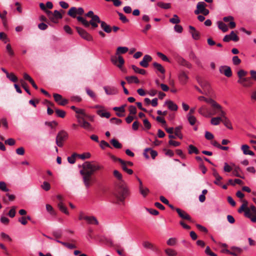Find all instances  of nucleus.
<instances>
[{"label": "nucleus", "instance_id": "nucleus-1", "mask_svg": "<svg viewBox=\"0 0 256 256\" xmlns=\"http://www.w3.org/2000/svg\"><path fill=\"white\" fill-rule=\"evenodd\" d=\"M80 174L82 176V180L85 187L88 188L92 182V174L97 170L103 168V166L94 162H86L82 166Z\"/></svg>", "mask_w": 256, "mask_h": 256}, {"label": "nucleus", "instance_id": "nucleus-2", "mask_svg": "<svg viewBox=\"0 0 256 256\" xmlns=\"http://www.w3.org/2000/svg\"><path fill=\"white\" fill-rule=\"evenodd\" d=\"M113 195L116 199V203L124 204L125 199L130 195L129 188L126 182L116 184Z\"/></svg>", "mask_w": 256, "mask_h": 256}, {"label": "nucleus", "instance_id": "nucleus-3", "mask_svg": "<svg viewBox=\"0 0 256 256\" xmlns=\"http://www.w3.org/2000/svg\"><path fill=\"white\" fill-rule=\"evenodd\" d=\"M242 204L238 210L239 213L244 212V215L246 218H250L252 222H256V207L254 204H251L248 207V202L246 200H242Z\"/></svg>", "mask_w": 256, "mask_h": 256}, {"label": "nucleus", "instance_id": "nucleus-4", "mask_svg": "<svg viewBox=\"0 0 256 256\" xmlns=\"http://www.w3.org/2000/svg\"><path fill=\"white\" fill-rule=\"evenodd\" d=\"M209 104L211 106L209 113L210 117L216 114L219 116H224V115H226V112L222 110V106L214 100H210Z\"/></svg>", "mask_w": 256, "mask_h": 256}, {"label": "nucleus", "instance_id": "nucleus-5", "mask_svg": "<svg viewBox=\"0 0 256 256\" xmlns=\"http://www.w3.org/2000/svg\"><path fill=\"white\" fill-rule=\"evenodd\" d=\"M77 20L80 22L86 28H89L91 25V29L94 30L98 26V24H100L101 20L99 16H95L93 20H91L90 22L87 21L84 18L80 16H78Z\"/></svg>", "mask_w": 256, "mask_h": 256}, {"label": "nucleus", "instance_id": "nucleus-6", "mask_svg": "<svg viewBox=\"0 0 256 256\" xmlns=\"http://www.w3.org/2000/svg\"><path fill=\"white\" fill-rule=\"evenodd\" d=\"M197 81L202 89V94L210 96L212 94V89L210 84L208 81L200 78H198Z\"/></svg>", "mask_w": 256, "mask_h": 256}, {"label": "nucleus", "instance_id": "nucleus-7", "mask_svg": "<svg viewBox=\"0 0 256 256\" xmlns=\"http://www.w3.org/2000/svg\"><path fill=\"white\" fill-rule=\"evenodd\" d=\"M110 60L114 64L118 66L122 72H126V70L122 66L124 64V60L122 56H111Z\"/></svg>", "mask_w": 256, "mask_h": 256}, {"label": "nucleus", "instance_id": "nucleus-8", "mask_svg": "<svg viewBox=\"0 0 256 256\" xmlns=\"http://www.w3.org/2000/svg\"><path fill=\"white\" fill-rule=\"evenodd\" d=\"M68 138V133L64 130H60L56 136V145L61 148L63 146L64 142Z\"/></svg>", "mask_w": 256, "mask_h": 256}, {"label": "nucleus", "instance_id": "nucleus-9", "mask_svg": "<svg viewBox=\"0 0 256 256\" xmlns=\"http://www.w3.org/2000/svg\"><path fill=\"white\" fill-rule=\"evenodd\" d=\"M84 10L82 8H76V7H72L68 11V14L73 18H76V14L82 16L84 14Z\"/></svg>", "mask_w": 256, "mask_h": 256}, {"label": "nucleus", "instance_id": "nucleus-10", "mask_svg": "<svg viewBox=\"0 0 256 256\" xmlns=\"http://www.w3.org/2000/svg\"><path fill=\"white\" fill-rule=\"evenodd\" d=\"M76 31L79 35L82 38L88 41H91L92 40V36L84 29L78 26H76Z\"/></svg>", "mask_w": 256, "mask_h": 256}, {"label": "nucleus", "instance_id": "nucleus-11", "mask_svg": "<svg viewBox=\"0 0 256 256\" xmlns=\"http://www.w3.org/2000/svg\"><path fill=\"white\" fill-rule=\"evenodd\" d=\"M78 122L80 124V126L84 128L90 130L92 131L94 130V128L88 122H86L84 118L83 117H78Z\"/></svg>", "mask_w": 256, "mask_h": 256}, {"label": "nucleus", "instance_id": "nucleus-12", "mask_svg": "<svg viewBox=\"0 0 256 256\" xmlns=\"http://www.w3.org/2000/svg\"><path fill=\"white\" fill-rule=\"evenodd\" d=\"M53 96L54 100L58 104L64 106L68 104V100L66 98H64L62 95L58 94H54Z\"/></svg>", "mask_w": 256, "mask_h": 256}, {"label": "nucleus", "instance_id": "nucleus-13", "mask_svg": "<svg viewBox=\"0 0 256 256\" xmlns=\"http://www.w3.org/2000/svg\"><path fill=\"white\" fill-rule=\"evenodd\" d=\"M176 211L177 212L179 216L182 219L184 220H186L190 222H192L191 216L185 211L180 208H176Z\"/></svg>", "mask_w": 256, "mask_h": 256}, {"label": "nucleus", "instance_id": "nucleus-14", "mask_svg": "<svg viewBox=\"0 0 256 256\" xmlns=\"http://www.w3.org/2000/svg\"><path fill=\"white\" fill-rule=\"evenodd\" d=\"M142 246L144 248L150 249L158 253L160 252V250L158 246L148 241L144 242L142 243Z\"/></svg>", "mask_w": 256, "mask_h": 256}, {"label": "nucleus", "instance_id": "nucleus-15", "mask_svg": "<svg viewBox=\"0 0 256 256\" xmlns=\"http://www.w3.org/2000/svg\"><path fill=\"white\" fill-rule=\"evenodd\" d=\"M231 40L234 42H238L239 40L238 36L236 34L234 31H232L230 34L225 36L223 38V40L224 42H228Z\"/></svg>", "mask_w": 256, "mask_h": 256}, {"label": "nucleus", "instance_id": "nucleus-16", "mask_svg": "<svg viewBox=\"0 0 256 256\" xmlns=\"http://www.w3.org/2000/svg\"><path fill=\"white\" fill-rule=\"evenodd\" d=\"M219 70L221 74H224L228 78L232 76V72L230 66H221Z\"/></svg>", "mask_w": 256, "mask_h": 256}, {"label": "nucleus", "instance_id": "nucleus-17", "mask_svg": "<svg viewBox=\"0 0 256 256\" xmlns=\"http://www.w3.org/2000/svg\"><path fill=\"white\" fill-rule=\"evenodd\" d=\"M206 6L207 5L204 2H198L196 5V9L194 12V14H202Z\"/></svg>", "mask_w": 256, "mask_h": 256}, {"label": "nucleus", "instance_id": "nucleus-18", "mask_svg": "<svg viewBox=\"0 0 256 256\" xmlns=\"http://www.w3.org/2000/svg\"><path fill=\"white\" fill-rule=\"evenodd\" d=\"M176 60L179 64L186 66L188 68H192L191 64H190L182 56H178L176 58Z\"/></svg>", "mask_w": 256, "mask_h": 256}, {"label": "nucleus", "instance_id": "nucleus-19", "mask_svg": "<svg viewBox=\"0 0 256 256\" xmlns=\"http://www.w3.org/2000/svg\"><path fill=\"white\" fill-rule=\"evenodd\" d=\"M148 152H150L152 159H154L155 158L158 156V152L156 151L152 150L150 148H146L144 150V156L146 158H149V156L148 154Z\"/></svg>", "mask_w": 256, "mask_h": 256}, {"label": "nucleus", "instance_id": "nucleus-20", "mask_svg": "<svg viewBox=\"0 0 256 256\" xmlns=\"http://www.w3.org/2000/svg\"><path fill=\"white\" fill-rule=\"evenodd\" d=\"M152 60V58L150 55H145L142 60L140 62V64L144 67V68H147L148 66V62H150Z\"/></svg>", "mask_w": 256, "mask_h": 256}, {"label": "nucleus", "instance_id": "nucleus-21", "mask_svg": "<svg viewBox=\"0 0 256 256\" xmlns=\"http://www.w3.org/2000/svg\"><path fill=\"white\" fill-rule=\"evenodd\" d=\"M52 19H51V22L54 23H58V20L62 18V15L60 12L55 10H54L52 14Z\"/></svg>", "mask_w": 256, "mask_h": 256}, {"label": "nucleus", "instance_id": "nucleus-22", "mask_svg": "<svg viewBox=\"0 0 256 256\" xmlns=\"http://www.w3.org/2000/svg\"><path fill=\"white\" fill-rule=\"evenodd\" d=\"M84 219L86 220L88 224L95 225L98 224V220L94 216H85L84 217Z\"/></svg>", "mask_w": 256, "mask_h": 256}, {"label": "nucleus", "instance_id": "nucleus-23", "mask_svg": "<svg viewBox=\"0 0 256 256\" xmlns=\"http://www.w3.org/2000/svg\"><path fill=\"white\" fill-rule=\"evenodd\" d=\"M230 254L234 256H237L242 252V250L237 246H233L230 248Z\"/></svg>", "mask_w": 256, "mask_h": 256}, {"label": "nucleus", "instance_id": "nucleus-24", "mask_svg": "<svg viewBox=\"0 0 256 256\" xmlns=\"http://www.w3.org/2000/svg\"><path fill=\"white\" fill-rule=\"evenodd\" d=\"M189 28L192 38L195 40H198L200 38V32L192 26H189Z\"/></svg>", "mask_w": 256, "mask_h": 256}, {"label": "nucleus", "instance_id": "nucleus-25", "mask_svg": "<svg viewBox=\"0 0 256 256\" xmlns=\"http://www.w3.org/2000/svg\"><path fill=\"white\" fill-rule=\"evenodd\" d=\"M113 174L115 178L117 179V181L115 182L116 184H120L122 182H125L122 179V176L118 170H114L113 172Z\"/></svg>", "mask_w": 256, "mask_h": 256}, {"label": "nucleus", "instance_id": "nucleus-26", "mask_svg": "<svg viewBox=\"0 0 256 256\" xmlns=\"http://www.w3.org/2000/svg\"><path fill=\"white\" fill-rule=\"evenodd\" d=\"M104 89L106 94L113 95L118 93L117 90L114 87L106 86L104 88Z\"/></svg>", "mask_w": 256, "mask_h": 256}, {"label": "nucleus", "instance_id": "nucleus-27", "mask_svg": "<svg viewBox=\"0 0 256 256\" xmlns=\"http://www.w3.org/2000/svg\"><path fill=\"white\" fill-rule=\"evenodd\" d=\"M250 78H240L238 81V82L242 84L244 86L248 87L251 86V84L249 82Z\"/></svg>", "mask_w": 256, "mask_h": 256}, {"label": "nucleus", "instance_id": "nucleus-28", "mask_svg": "<svg viewBox=\"0 0 256 256\" xmlns=\"http://www.w3.org/2000/svg\"><path fill=\"white\" fill-rule=\"evenodd\" d=\"M165 104L168 106V108L170 110L176 111L178 110V106L172 100H166L165 102Z\"/></svg>", "mask_w": 256, "mask_h": 256}, {"label": "nucleus", "instance_id": "nucleus-29", "mask_svg": "<svg viewBox=\"0 0 256 256\" xmlns=\"http://www.w3.org/2000/svg\"><path fill=\"white\" fill-rule=\"evenodd\" d=\"M198 112L201 115L205 117L210 118V110H208L206 106H202L200 107L198 109Z\"/></svg>", "mask_w": 256, "mask_h": 256}, {"label": "nucleus", "instance_id": "nucleus-30", "mask_svg": "<svg viewBox=\"0 0 256 256\" xmlns=\"http://www.w3.org/2000/svg\"><path fill=\"white\" fill-rule=\"evenodd\" d=\"M178 78L182 84H186L188 79V75L184 71L180 72L179 74Z\"/></svg>", "mask_w": 256, "mask_h": 256}, {"label": "nucleus", "instance_id": "nucleus-31", "mask_svg": "<svg viewBox=\"0 0 256 256\" xmlns=\"http://www.w3.org/2000/svg\"><path fill=\"white\" fill-rule=\"evenodd\" d=\"M128 48L125 46H119L117 48L116 54L114 56H121L120 54H124L128 52Z\"/></svg>", "mask_w": 256, "mask_h": 256}, {"label": "nucleus", "instance_id": "nucleus-32", "mask_svg": "<svg viewBox=\"0 0 256 256\" xmlns=\"http://www.w3.org/2000/svg\"><path fill=\"white\" fill-rule=\"evenodd\" d=\"M249 146L247 144H244L242 146L241 148L243 152V153L245 155L254 156V153L252 150H249Z\"/></svg>", "mask_w": 256, "mask_h": 256}, {"label": "nucleus", "instance_id": "nucleus-33", "mask_svg": "<svg viewBox=\"0 0 256 256\" xmlns=\"http://www.w3.org/2000/svg\"><path fill=\"white\" fill-rule=\"evenodd\" d=\"M222 116V122L224 124L228 129L232 130L233 128L232 125V123L230 120L226 116V115H224Z\"/></svg>", "mask_w": 256, "mask_h": 256}, {"label": "nucleus", "instance_id": "nucleus-34", "mask_svg": "<svg viewBox=\"0 0 256 256\" xmlns=\"http://www.w3.org/2000/svg\"><path fill=\"white\" fill-rule=\"evenodd\" d=\"M100 27L106 33H110L112 32V28L110 26L104 21L101 20Z\"/></svg>", "mask_w": 256, "mask_h": 256}, {"label": "nucleus", "instance_id": "nucleus-35", "mask_svg": "<svg viewBox=\"0 0 256 256\" xmlns=\"http://www.w3.org/2000/svg\"><path fill=\"white\" fill-rule=\"evenodd\" d=\"M222 116H218L216 117L212 118L210 120V123L212 124L214 126H218V125L220 122H222Z\"/></svg>", "mask_w": 256, "mask_h": 256}, {"label": "nucleus", "instance_id": "nucleus-36", "mask_svg": "<svg viewBox=\"0 0 256 256\" xmlns=\"http://www.w3.org/2000/svg\"><path fill=\"white\" fill-rule=\"evenodd\" d=\"M125 78L128 84H132V82L138 84L140 82L139 80L136 76H127Z\"/></svg>", "mask_w": 256, "mask_h": 256}, {"label": "nucleus", "instance_id": "nucleus-37", "mask_svg": "<svg viewBox=\"0 0 256 256\" xmlns=\"http://www.w3.org/2000/svg\"><path fill=\"white\" fill-rule=\"evenodd\" d=\"M218 25L219 29L221 30L224 32H226L228 30V26L221 21L218 22Z\"/></svg>", "mask_w": 256, "mask_h": 256}, {"label": "nucleus", "instance_id": "nucleus-38", "mask_svg": "<svg viewBox=\"0 0 256 256\" xmlns=\"http://www.w3.org/2000/svg\"><path fill=\"white\" fill-rule=\"evenodd\" d=\"M153 66L154 68H156L158 71H159L162 74H164L165 70L160 64L155 62L153 63Z\"/></svg>", "mask_w": 256, "mask_h": 256}, {"label": "nucleus", "instance_id": "nucleus-39", "mask_svg": "<svg viewBox=\"0 0 256 256\" xmlns=\"http://www.w3.org/2000/svg\"><path fill=\"white\" fill-rule=\"evenodd\" d=\"M240 168L238 166H235L234 168L232 170V174L236 176L244 178V177L240 174Z\"/></svg>", "mask_w": 256, "mask_h": 256}, {"label": "nucleus", "instance_id": "nucleus-40", "mask_svg": "<svg viewBox=\"0 0 256 256\" xmlns=\"http://www.w3.org/2000/svg\"><path fill=\"white\" fill-rule=\"evenodd\" d=\"M131 67L134 72L136 73H138L142 75H144L146 74V71L134 65H132Z\"/></svg>", "mask_w": 256, "mask_h": 256}, {"label": "nucleus", "instance_id": "nucleus-41", "mask_svg": "<svg viewBox=\"0 0 256 256\" xmlns=\"http://www.w3.org/2000/svg\"><path fill=\"white\" fill-rule=\"evenodd\" d=\"M188 153L190 154H192V153H194L196 154H199V150H198L192 144H190L188 146Z\"/></svg>", "mask_w": 256, "mask_h": 256}, {"label": "nucleus", "instance_id": "nucleus-42", "mask_svg": "<svg viewBox=\"0 0 256 256\" xmlns=\"http://www.w3.org/2000/svg\"><path fill=\"white\" fill-rule=\"evenodd\" d=\"M58 207L60 211L64 212L66 214H68L69 213L67 210V208L64 206L62 202H58Z\"/></svg>", "mask_w": 256, "mask_h": 256}, {"label": "nucleus", "instance_id": "nucleus-43", "mask_svg": "<svg viewBox=\"0 0 256 256\" xmlns=\"http://www.w3.org/2000/svg\"><path fill=\"white\" fill-rule=\"evenodd\" d=\"M112 144L116 148H120L122 147V145L119 142L115 139L113 138L110 140Z\"/></svg>", "mask_w": 256, "mask_h": 256}, {"label": "nucleus", "instance_id": "nucleus-44", "mask_svg": "<svg viewBox=\"0 0 256 256\" xmlns=\"http://www.w3.org/2000/svg\"><path fill=\"white\" fill-rule=\"evenodd\" d=\"M179 17L176 14H174L173 18L170 19V22L173 24H177L180 22Z\"/></svg>", "mask_w": 256, "mask_h": 256}, {"label": "nucleus", "instance_id": "nucleus-45", "mask_svg": "<svg viewBox=\"0 0 256 256\" xmlns=\"http://www.w3.org/2000/svg\"><path fill=\"white\" fill-rule=\"evenodd\" d=\"M165 253L168 256H176L177 254L176 252L171 248H166L164 250Z\"/></svg>", "mask_w": 256, "mask_h": 256}, {"label": "nucleus", "instance_id": "nucleus-46", "mask_svg": "<svg viewBox=\"0 0 256 256\" xmlns=\"http://www.w3.org/2000/svg\"><path fill=\"white\" fill-rule=\"evenodd\" d=\"M78 157V154L74 153L71 156H69L68 158V161L69 163L71 164H74L76 162V158Z\"/></svg>", "mask_w": 256, "mask_h": 256}, {"label": "nucleus", "instance_id": "nucleus-47", "mask_svg": "<svg viewBox=\"0 0 256 256\" xmlns=\"http://www.w3.org/2000/svg\"><path fill=\"white\" fill-rule=\"evenodd\" d=\"M6 77L13 82H16L18 81V78L14 74V73L7 74Z\"/></svg>", "mask_w": 256, "mask_h": 256}, {"label": "nucleus", "instance_id": "nucleus-48", "mask_svg": "<svg viewBox=\"0 0 256 256\" xmlns=\"http://www.w3.org/2000/svg\"><path fill=\"white\" fill-rule=\"evenodd\" d=\"M157 5L164 9H168L170 8V4L169 3L166 4L162 2H158Z\"/></svg>", "mask_w": 256, "mask_h": 256}, {"label": "nucleus", "instance_id": "nucleus-49", "mask_svg": "<svg viewBox=\"0 0 256 256\" xmlns=\"http://www.w3.org/2000/svg\"><path fill=\"white\" fill-rule=\"evenodd\" d=\"M0 190L4 192L9 191V189L6 186V184L4 182H0Z\"/></svg>", "mask_w": 256, "mask_h": 256}, {"label": "nucleus", "instance_id": "nucleus-50", "mask_svg": "<svg viewBox=\"0 0 256 256\" xmlns=\"http://www.w3.org/2000/svg\"><path fill=\"white\" fill-rule=\"evenodd\" d=\"M90 154L89 152H86L82 154H78V157L83 160L89 158L90 157Z\"/></svg>", "mask_w": 256, "mask_h": 256}, {"label": "nucleus", "instance_id": "nucleus-51", "mask_svg": "<svg viewBox=\"0 0 256 256\" xmlns=\"http://www.w3.org/2000/svg\"><path fill=\"white\" fill-rule=\"evenodd\" d=\"M40 186H41L43 190H44L46 191H48L50 188V184L48 182H46V181H44L43 182L42 184Z\"/></svg>", "mask_w": 256, "mask_h": 256}, {"label": "nucleus", "instance_id": "nucleus-52", "mask_svg": "<svg viewBox=\"0 0 256 256\" xmlns=\"http://www.w3.org/2000/svg\"><path fill=\"white\" fill-rule=\"evenodd\" d=\"M55 112L58 116L64 118L66 116V112L62 110L55 108Z\"/></svg>", "mask_w": 256, "mask_h": 256}, {"label": "nucleus", "instance_id": "nucleus-53", "mask_svg": "<svg viewBox=\"0 0 256 256\" xmlns=\"http://www.w3.org/2000/svg\"><path fill=\"white\" fill-rule=\"evenodd\" d=\"M16 206H13L11 208V209L8 213V216L10 218H14L16 215Z\"/></svg>", "mask_w": 256, "mask_h": 256}, {"label": "nucleus", "instance_id": "nucleus-54", "mask_svg": "<svg viewBox=\"0 0 256 256\" xmlns=\"http://www.w3.org/2000/svg\"><path fill=\"white\" fill-rule=\"evenodd\" d=\"M176 243V238H169L166 244L170 246H174Z\"/></svg>", "mask_w": 256, "mask_h": 256}, {"label": "nucleus", "instance_id": "nucleus-55", "mask_svg": "<svg viewBox=\"0 0 256 256\" xmlns=\"http://www.w3.org/2000/svg\"><path fill=\"white\" fill-rule=\"evenodd\" d=\"M118 14L120 16V19L122 21V22L126 23L128 22V20L122 13L118 12Z\"/></svg>", "mask_w": 256, "mask_h": 256}, {"label": "nucleus", "instance_id": "nucleus-56", "mask_svg": "<svg viewBox=\"0 0 256 256\" xmlns=\"http://www.w3.org/2000/svg\"><path fill=\"white\" fill-rule=\"evenodd\" d=\"M188 119L190 124L192 126L194 124L196 120V118L192 115L188 116Z\"/></svg>", "mask_w": 256, "mask_h": 256}, {"label": "nucleus", "instance_id": "nucleus-57", "mask_svg": "<svg viewBox=\"0 0 256 256\" xmlns=\"http://www.w3.org/2000/svg\"><path fill=\"white\" fill-rule=\"evenodd\" d=\"M86 94L92 99L96 98V94L92 90L88 88H86Z\"/></svg>", "mask_w": 256, "mask_h": 256}, {"label": "nucleus", "instance_id": "nucleus-58", "mask_svg": "<svg viewBox=\"0 0 256 256\" xmlns=\"http://www.w3.org/2000/svg\"><path fill=\"white\" fill-rule=\"evenodd\" d=\"M6 51L8 52V54L10 56H14V52L12 48V46L10 44H8L6 46Z\"/></svg>", "mask_w": 256, "mask_h": 256}, {"label": "nucleus", "instance_id": "nucleus-59", "mask_svg": "<svg viewBox=\"0 0 256 256\" xmlns=\"http://www.w3.org/2000/svg\"><path fill=\"white\" fill-rule=\"evenodd\" d=\"M110 122L112 124H120L122 122V120L120 119L112 118L110 119Z\"/></svg>", "mask_w": 256, "mask_h": 256}, {"label": "nucleus", "instance_id": "nucleus-60", "mask_svg": "<svg viewBox=\"0 0 256 256\" xmlns=\"http://www.w3.org/2000/svg\"><path fill=\"white\" fill-rule=\"evenodd\" d=\"M157 55L158 57L161 58L164 61L170 62L169 59L167 58L166 56L160 52H158Z\"/></svg>", "mask_w": 256, "mask_h": 256}, {"label": "nucleus", "instance_id": "nucleus-61", "mask_svg": "<svg viewBox=\"0 0 256 256\" xmlns=\"http://www.w3.org/2000/svg\"><path fill=\"white\" fill-rule=\"evenodd\" d=\"M4 143L6 144L12 146L15 144L16 140L14 138H10L5 140Z\"/></svg>", "mask_w": 256, "mask_h": 256}, {"label": "nucleus", "instance_id": "nucleus-62", "mask_svg": "<svg viewBox=\"0 0 256 256\" xmlns=\"http://www.w3.org/2000/svg\"><path fill=\"white\" fill-rule=\"evenodd\" d=\"M248 72L244 70H240L238 72V76L239 78H243L247 75Z\"/></svg>", "mask_w": 256, "mask_h": 256}, {"label": "nucleus", "instance_id": "nucleus-63", "mask_svg": "<svg viewBox=\"0 0 256 256\" xmlns=\"http://www.w3.org/2000/svg\"><path fill=\"white\" fill-rule=\"evenodd\" d=\"M140 194L144 196H146L149 192V190L147 188H143L142 189H140Z\"/></svg>", "mask_w": 256, "mask_h": 256}, {"label": "nucleus", "instance_id": "nucleus-64", "mask_svg": "<svg viewBox=\"0 0 256 256\" xmlns=\"http://www.w3.org/2000/svg\"><path fill=\"white\" fill-rule=\"evenodd\" d=\"M144 125L146 130H150L151 128V124L147 119H144L143 120Z\"/></svg>", "mask_w": 256, "mask_h": 256}]
</instances>
